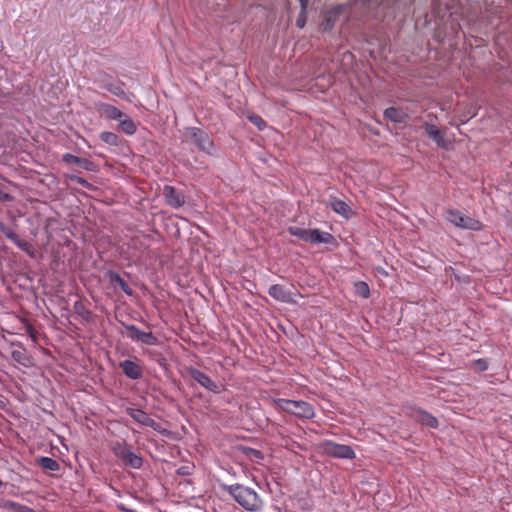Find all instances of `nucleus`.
<instances>
[{
  "instance_id": "obj_1",
  "label": "nucleus",
  "mask_w": 512,
  "mask_h": 512,
  "mask_svg": "<svg viewBox=\"0 0 512 512\" xmlns=\"http://www.w3.org/2000/svg\"><path fill=\"white\" fill-rule=\"evenodd\" d=\"M220 488L227 492L244 510L258 512L262 510L264 502L260 495L252 488L236 483L227 485L221 483Z\"/></svg>"
},
{
  "instance_id": "obj_2",
  "label": "nucleus",
  "mask_w": 512,
  "mask_h": 512,
  "mask_svg": "<svg viewBox=\"0 0 512 512\" xmlns=\"http://www.w3.org/2000/svg\"><path fill=\"white\" fill-rule=\"evenodd\" d=\"M109 448L114 456L125 466L132 469H140L143 466V457L135 453L126 441H112Z\"/></svg>"
},
{
  "instance_id": "obj_3",
  "label": "nucleus",
  "mask_w": 512,
  "mask_h": 512,
  "mask_svg": "<svg viewBox=\"0 0 512 512\" xmlns=\"http://www.w3.org/2000/svg\"><path fill=\"white\" fill-rule=\"evenodd\" d=\"M273 404L276 408L293 414L298 418L312 419L315 416L314 407L306 401L277 398L273 400Z\"/></svg>"
},
{
  "instance_id": "obj_4",
  "label": "nucleus",
  "mask_w": 512,
  "mask_h": 512,
  "mask_svg": "<svg viewBox=\"0 0 512 512\" xmlns=\"http://www.w3.org/2000/svg\"><path fill=\"white\" fill-rule=\"evenodd\" d=\"M288 232L291 235L311 244H332L335 240L332 234L322 232L318 229L309 230L297 226H290L288 227Z\"/></svg>"
},
{
  "instance_id": "obj_5",
  "label": "nucleus",
  "mask_w": 512,
  "mask_h": 512,
  "mask_svg": "<svg viewBox=\"0 0 512 512\" xmlns=\"http://www.w3.org/2000/svg\"><path fill=\"white\" fill-rule=\"evenodd\" d=\"M445 218L448 222L461 229L480 231L483 228V224L479 220L466 216L457 209L447 210Z\"/></svg>"
},
{
  "instance_id": "obj_6",
  "label": "nucleus",
  "mask_w": 512,
  "mask_h": 512,
  "mask_svg": "<svg viewBox=\"0 0 512 512\" xmlns=\"http://www.w3.org/2000/svg\"><path fill=\"white\" fill-rule=\"evenodd\" d=\"M187 132L190 139L202 152L209 155L215 152L214 142L208 132L197 127H188Z\"/></svg>"
},
{
  "instance_id": "obj_7",
  "label": "nucleus",
  "mask_w": 512,
  "mask_h": 512,
  "mask_svg": "<svg viewBox=\"0 0 512 512\" xmlns=\"http://www.w3.org/2000/svg\"><path fill=\"white\" fill-rule=\"evenodd\" d=\"M406 414L408 416H410L411 418L415 419L417 422H419L423 425H426L427 427L434 428V429L438 427L439 423H438L437 418L434 417L429 412H427L419 407H416V406L407 407Z\"/></svg>"
},
{
  "instance_id": "obj_8",
  "label": "nucleus",
  "mask_w": 512,
  "mask_h": 512,
  "mask_svg": "<svg viewBox=\"0 0 512 512\" xmlns=\"http://www.w3.org/2000/svg\"><path fill=\"white\" fill-rule=\"evenodd\" d=\"M163 198L165 203L175 209L181 208L185 204V195L171 185H164Z\"/></svg>"
},
{
  "instance_id": "obj_9",
  "label": "nucleus",
  "mask_w": 512,
  "mask_h": 512,
  "mask_svg": "<svg viewBox=\"0 0 512 512\" xmlns=\"http://www.w3.org/2000/svg\"><path fill=\"white\" fill-rule=\"evenodd\" d=\"M125 328L128 332V337L132 340L140 341L143 344L150 346L156 345L158 343V339L152 332H144L133 324L125 325Z\"/></svg>"
},
{
  "instance_id": "obj_10",
  "label": "nucleus",
  "mask_w": 512,
  "mask_h": 512,
  "mask_svg": "<svg viewBox=\"0 0 512 512\" xmlns=\"http://www.w3.org/2000/svg\"><path fill=\"white\" fill-rule=\"evenodd\" d=\"M189 374L194 381H196L198 384H200L202 387H204L208 391H211L215 394H218L221 392L219 386L204 372H202L196 368H191L189 370Z\"/></svg>"
},
{
  "instance_id": "obj_11",
  "label": "nucleus",
  "mask_w": 512,
  "mask_h": 512,
  "mask_svg": "<svg viewBox=\"0 0 512 512\" xmlns=\"http://www.w3.org/2000/svg\"><path fill=\"white\" fill-rule=\"evenodd\" d=\"M326 206L345 219H350L353 215L350 205L336 196L330 195Z\"/></svg>"
},
{
  "instance_id": "obj_12",
  "label": "nucleus",
  "mask_w": 512,
  "mask_h": 512,
  "mask_svg": "<svg viewBox=\"0 0 512 512\" xmlns=\"http://www.w3.org/2000/svg\"><path fill=\"white\" fill-rule=\"evenodd\" d=\"M268 294L274 300L282 303L292 304L295 303L292 292L285 286L280 284L271 285L268 289Z\"/></svg>"
},
{
  "instance_id": "obj_13",
  "label": "nucleus",
  "mask_w": 512,
  "mask_h": 512,
  "mask_svg": "<svg viewBox=\"0 0 512 512\" xmlns=\"http://www.w3.org/2000/svg\"><path fill=\"white\" fill-rule=\"evenodd\" d=\"M329 454L332 457L339 459H353L355 458V452L349 445L337 444V443H328Z\"/></svg>"
},
{
  "instance_id": "obj_14",
  "label": "nucleus",
  "mask_w": 512,
  "mask_h": 512,
  "mask_svg": "<svg viewBox=\"0 0 512 512\" xmlns=\"http://www.w3.org/2000/svg\"><path fill=\"white\" fill-rule=\"evenodd\" d=\"M119 366L122 369L124 375L129 379L138 380L143 376L141 366L132 360L126 359L120 362Z\"/></svg>"
},
{
  "instance_id": "obj_15",
  "label": "nucleus",
  "mask_w": 512,
  "mask_h": 512,
  "mask_svg": "<svg viewBox=\"0 0 512 512\" xmlns=\"http://www.w3.org/2000/svg\"><path fill=\"white\" fill-rule=\"evenodd\" d=\"M126 413L137 423L154 428L155 421L150 417L148 413L141 409L127 408Z\"/></svg>"
},
{
  "instance_id": "obj_16",
  "label": "nucleus",
  "mask_w": 512,
  "mask_h": 512,
  "mask_svg": "<svg viewBox=\"0 0 512 512\" xmlns=\"http://www.w3.org/2000/svg\"><path fill=\"white\" fill-rule=\"evenodd\" d=\"M107 278L111 285H118L126 295L131 296L133 294V290L118 272L109 270L107 272Z\"/></svg>"
},
{
  "instance_id": "obj_17",
  "label": "nucleus",
  "mask_w": 512,
  "mask_h": 512,
  "mask_svg": "<svg viewBox=\"0 0 512 512\" xmlns=\"http://www.w3.org/2000/svg\"><path fill=\"white\" fill-rule=\"evenodd\" d=\"M384 117L393 123L402 124L406 122L408 115L402 109L389 107L385 109Z\"/></svg>"
},
{
  "instance_id": "obj_18",
  "label": "nucleus",
  "mask_w": 512,
  "mask_h": 512,
  "mask_svg": "<svg viewBox=\"0 0 512 512\" xmlns=\"http://www.w3.org/2000/svg\"><path fill=\"white\" fill-rule=\"evenodd\" d=\"M95 83H97L101 88L106 89L107 91H109L117 97L124 96V83L121 81L105 82L102 79H96Z\"/></svg>"
},
{
  "instance_id": "obj_19",
  "label": "nucleus",
  "mask_w": 512,
  "mask_h": 512,
  "mask_svg": "<svg viewBox=\"0 0 512 512\" xmlns=\"http://www.w3.org/2000/svg\"><path fill=\"white\" fill-rule=\"evenodd\" d=\"M98 109L109 120H120L123 116L120 109L108 103H100Z\"/></svg>"
},
{
  "instance_id": "obj_20",
  "label": "nucleus",
  "mask_w": 512,
  "mask_h": 512,
  "mask_svg": "<svg viewBox=\"0 0 512 512\" xmlns=\"http://www.w3.org/2000/svg\"><path fill=\"white\" fill-rule=\"evenodd\" d=\"M73 309L77 315H79L83 320L90 322L93 319L92 312L86 307L85 303L82 300H77L73 304Z\"/></svg>"
},
{
  "instance_id": "obj_21",
  "label": "nucleus",
  "mask_w": 512,
  "mask_h": 512,
  "mask_svg": "<svg viewBox=\"0 0 512 512\" xmlns=\"http://www.w3.org/2000/svg\"><path fill=\"white\" fill-rule=\"evenodd\" d=\"M338 15L339 11L336 9H331L325 13L323 19L324 30H331L333 28Z\"/></svg>"
},
{
  "instance_id": "obj_22",
  "label": "nucleus",
  "mask_w": 512,
  "mask_h": 512,
  "mask_svg": "<svg viewBox=\"0 0 512 512\" xmlns=\"http://www.w3.org/2000/svg\"><path fill=\"white\" fill-rule=\"evenodd\" d=\"M38 463L44 470L58 471L60 469L59 463L51 457L42 456Z\"/></svg>"
},
{
  "instance_id": "obj_23",
  "label": "nucleus",
  "mask_w": 512,
  "mask_h": 512,
  "mask_svg": "<svg viewBox=\"0 0 512 512\" xmlns=\"http://www.w3.org/2000/svg\"><path fill=\"white\" fill-rule=\"evenodd\" d=\"M429 138H431L438 147L443 149L448 148V143L445 140V132L441 131L439 128H437L435 131H432Z\"/></svg>"
},
{
  "instance_id": "obj_24",
  "label": "nucleus",
  "mask_w": 512,
  "mask_h": 512,
  "mask_svg": "<svg viewBox=\"0 0 512 512\" xmlns=\"http://www.w3.org/2000/svg\"><path fill=\"white\" fill-rule=\"evenodd\" d=\"M63 161L65 163H68V164L80 165V166L84 167L87 170L89 169V165H90V162L88 160L80 158V157L75 156V155L70 154V153H66V154L63 155Z\"/></svg>"
},
{
  "instance_id": "obj_25",
  "label": "nucleus",
  "mask_w": 512,
  "mask_h": 512,
  "mask_svg": "<svg viewBox=\"0 0 512 512\" xmlns=\"http://www.w3.org/2000/svg\"><path fill=\"white\" fill-rule=\"evenodd\" d=\"M119 127L127 135H133L137 131V125L131 118L120 120Z\"/></svg>"
},
{
  "instance_id": "obj_26",
  "label": "nucleus",
  "mask_w": 512,
  "mask_h": 512,
  "mask_svg": "<svg viewBox=\"0 0 512 512\" xmlns=\"http://www.w3.org/2000/svg\"><path fill=\"white\" fill-rule=\"evenodd\" d=\"M100 139L111 146H118L119 144V137L117 134L109 131H103L100 133Z\"/></svg>"
},
{
  "instance_id": "obj_27",
  "label": "nucleus",
  "mask_w": 512,
  "mask_h": 512,
  "mask_svg": "<svg viewBox=\"0 0 512 512\" xmlns=\"http://www.w3.org/2000/svg\"><path fill=\"white\" fill-rule=\"evenodd\" d=\"M356 294L362 298H368L370 296V289L366 282L359 281L355 283Z\"/></svg>"
},
{
  "instance_id": "obj_28",
  "label": "nucleus",
  "mask_w": 512,
  "mask_h": 512,
  "mask_svg": "<svg viewBox=\"0 0 512 512\" xmlns=\"http://www.w3.org/2000/svg\"><path fill=\"white\" fill-rule=\"evenodd\" d=\"M1 231L4 233V235L12 241L14 244L17 242V240L20 238L16 232H14L9 227L5 226L4 224H0Z\"/></svg>"
},
{
  "instance_id": "obj_29",
  "label": "nucleus",
  "mask_w": 512,
  "mask_h": 512,
  "mask_svg": "<svg viewBox=\"0 0 512 512\" xmlns=\"http://www.w3.org/2000/svg\"><path fill=\"white\" fill-rule=\"evenodd\" d=\"M69 179L72 182H76V183L80 184L84 188H87L89 190L93 189V185L91 183H89L86 179H84L83 177H80L77 175H70Z\"/></svg>"
},
{
  "instance_id": "obj_30",
  "label": "nucleus",
  "mask_w": 512,
  "mask_h": 512,
  "mask_svg": "<svg viewBox=\"0 0 512 512\" xmlns=\"http://www.w3.org/2000/svg\"><path fill=\"white\" fill-rule=\"evenodd\" d=\"M249 121L253 123L259 130H263L266 127V122L256 114L250 115L248 117Z\"/></svg>"
},
{
  "instance_id": "obj_31",
  "label": "nucleus",
  "mask_w": 512,
  "mask_h": 512,
  "mask_svg": "<svg viewBox=\"0 0 512 512\" xmlns=\"http://www.w3.org/2000/svg\"><path fill=\"white\" fill-rule=\"evenodd\" d=\"M24 329H25V332L29 335V337L34 341L36 342L37 341V337H38V333L37 331L35 330V328L32 326V324L28 321H24Z\"/></svg>"
},
{
  "instance_id": "obj_32",
  "label": "nucleus",
  "mask_w": 512,
  "mask_h": 512,
  "mask_svg": "<svg viewBox=\"0 0 512 512\" xmlns=\"http://www.w3.org/2000/svg\"><path fill=\"white\" fill-rule=\"evenodd\" d=\"M15 245H16L19 249H21L22 251L27 252V253H29L30 248H31L30 243H29L28 241L24 240V239H21V238H19V239L17 240V242L15 243Z\"/></svg>"
},
{
  "instance_id": "obj_33",
  "label": "nucleus",
  "mask_w": 512,
  "mask_h": 512,
  "mask_svg": "<svg viewBox=\"0 0 512 512\" xmlns=\"http://www.w3.org/2000/svg\"><path fill=\"white\" fill-rule=\"evenodd\" d=\"M12 358L18 363L24 364L25 354L22 351L14 350L12 351Z\"/></svg>"
},
{
  "instance_id": "obj_34",
  "label": "nucleus",
  "mask_w": 512,
  "mask_h": 512,
  "mask_svg": "<svg viewBox=\"0 0 512 512\" xmlns=\"http://www.w3.org/2000/svg\"><path fill=\"white\" fill-rule=\"evenodd\" d=\"M301 6V15H306L307 13V6L309 4V0H298Z\"/></svg>"
},
{
  "instance_id": "obj_35",
  "label": "nucleus",
  "mask_w": 512,
  "mask_h": 512,
  "mask_svg": "<svg viewBox=\"0 0 512 512\" xmlns=\"http://www.w3.org/2000/svg\"><path fill=\"white\" fill-rule=\"evenodd\" d=\"M120 98H122L125 101L131 103V102H133V99L135 98V95L132 92H126L124 90V96H120Z\"/></svg>"
},
{
  "instance_id": "obj_36",
  "label": "nucleus",
  "mask_w": 512,
  "mask_h": 512,
  "mask_svg": "<svg viewBox=\"0 0 512 512\" xmlns=\"http://www.w3.org/2000/svg\"><path fill=\"white\" fill-rule=\"evenodd\" d=\"M305 22H306V15L304 16V15H301V13H300L297 18L296 25L299 28H303L305 26Z\"/></svg>"
},
{
  "instance_id": "obj_37",
  "label": "nucleus",
  "mask_w": 512,
  "mask_h": 512,
  "mask_svg": "<svg viewBox=\"0 0 512 512\" xmlns=\"http://www.w3.org/2000/svg\"><path fill=\"white\" fill-rule=\"evenodd\" d=\"M437 128H438L437 126H435L434 124H431V123H425L424 124V129H425V131H426L428 136H430V133L432 131H435Z\"/></svg>"
},
{
  "instance_id": "obj_38",
  "label": "nucleus",
  "mask_w": 512,
  "mask_h": 512,
  "mask_svg": "<svg viewBox=\"0 0 512 512\" xmlns=\"http://www.w3.org/2000/svg\"><path fill=\"white\" fill-rule=\"evenodd\" d=\"M177 473L179 475H183V476L190 475V467L182 466V467L178 468Z\"/></svg>"
},
{
  "instance_id": "obj_39",
  "label": "nucleus",
  "mask_w": 512,
  "mask_h": 512,
  "mask_svg": "<svg viewBox=\"0 0 512 512\" xmlns=\"http://www.w3.org/2000/svg\"><path fill=\"white\" fill-rule=\"evenodd\" d=\"M476 364L481 371H485L488 368L486 361H484L483 359H478L476 361Z\"/></svg>"
},
{
  "instance_id": "obj_40",
  "label": "nucleus",
  "mask_w": 512,
  "mask_h": 512,
  "mask_svg": "<svg viewBox=\"0 0 512 512\" xmlns=\"http://www.w3.org/2000/svg\"><path fill=\"white\" fill-rule=\"evenodd\" d=\"M118 508L123 511V512H136L135 510L133 509H130V508H126L124 507L123 505H119Z\"/></svg>"
},
{
  "instance_id": "obj_41",
  "label": "nucleus",
  "mask_w": 512,
  "mask_h": 512,
  "mask_svg": "<svg viewBox=\"0 0 512 512\" xmlns=\"http://www.w3.org/2000/svg\"><path fill=\"white\" fill-rule=\"evenodd\" d=\"M2 485V481L0 480V486Z\"/></svg>"
}]
</instances>
